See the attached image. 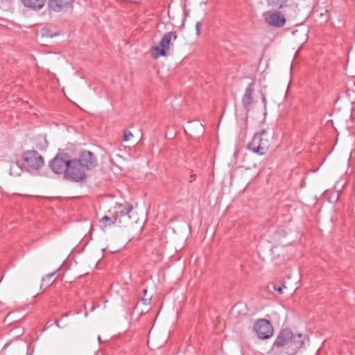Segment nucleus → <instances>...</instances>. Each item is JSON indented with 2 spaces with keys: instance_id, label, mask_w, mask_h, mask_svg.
<instances>
[{
  "instance_id": "bb28decb",
  "label": "nucleus",
  "mask_w": 355,
  "mask_h": 355,
  "mask_svg": "<svg viewBox=\"0 0 355 355\" xmlns=\"http://www.w3.org/2000/svg\"><path fill=\"white\" fill-rule=\"evenodd\" d=\"M98 339L99 341H101V336H98Z\"/></svg>"
},
{
  "instance_id": "ddd939ff",
  "label": "nucleus",
  "mask_w": 355,
  "mask_h": 355,
  "mask_svg": "<svg viewBox=\"0 0 355 355\" xmlns=\"http://www.w3.org/2000/svg\"><path fill=\"white\" fill-rule=\"evenodd\" d=\"M114 224V222L112 220L111 218H110L107 216H104L100 220V225L102 229H105L107 227L112 226Z\"/></svg>"
},
{
  "instance_id": "a878e982",
  "label": "nucleus",
  "mask_w": 355,
  "mask_h": 355,
  "mask_svg": "<svg viewBox=\"0 0 355 355\" xmlns=\"http://www.w3.org/2000/svg\"><path fill=\"white\" fill-rule=\"evenodd\" d=\"M327 12H328V11H327V10H325V13H324V15H327ZM320 15L322 17V16L324 15V14H323V13H321V14H320Z\"/></svg>"
},
{
  "instance_id": "b1692460",
  "label": "nucleus",
  "mask_w": 355,
  "mask_h": 355,
  "mask_svg": "<svg viewBox=\"0 0 355 355\" xmlns=\"http://www.w3.org/2000/svg\"><path fill=\"white\" fill-rule=\"evenodd\" d=\"M69 315V312L64 313L62 315V317H67Z\"/></svg>"
},
{
  "instance_id": "412c9836",
  "label": "nucleus",
  "mask_w": 355,
  "mask_h": 355,
  "mask_svg": "<svg viewBox=\"0 0 355 355\" xmlns=\"http://www.w3.org/2000/svg\"><path fill=\"white\" fill-rule=\"evenodd\" d=\"M283 288H286L285 285L283 284L282 286H277V285L273 286V288L277 291L279 294L283 293Z\"/></svg>"
},
{
  "instance_id": "2eb2a0df",
  "label": "nucleus",
  "mask_w": 355,
  "mask_h": 355,
  "mask_svg": "<svg viewBox=\"0 0 355 355\" xmlns=\"http://www.w3.org/2000/svg\"><path fill=\"white\" fill-rule=\"evenodd\" d=\"M54 275H55V272H51V273L48 274L47 275H46L44 277H43L42 279L41 287H43L44 286L46 287H48L49 285H51V279L54 276Z\"/></svg>"
},
{
  "instance_id": "4468645a",
  "label": "nucleus",
  "mask_w": 355,
  "mask_h": 355,
  "mask_svg": "<svg viewBox=\"0 0 355 355\" xmlns=\"http://www.w3.org/2000/svg\"><path fill=\"white\" fill-rule=\"evenodd\" d=\"M288 0H267L268 5L274 8H281Z\"/></svg>"
},
{
  "instance_id": "0eeeda50",
  "label": "nucleus",
  "mask_w": 355,
  "mask_h": 355,
  "mask_svg": "<svg viewBox=\"0 0 355 355\" xmlns=\"http://www.w3.org/2000/svg\"><path fill=\"white\" fill-rule=\"evenodd\" d=\"M177 39V34L175 32L171 31L164 35L159 42V46H155L153 50L157 53L158 56H165L166 51L169 49L172 40Z\"/></svg>"
},
{
  "instance_id": "6e6552de",
  "label": "nucleus",
  "mask_w": 355,
  "mask_h": 355,
  "mask_svg": "<svg viewBox=\"0 0 355 355\" xmlns=\"http://www.w3.org/2000/svg\"><path fill=\"white\" fill-rule=\"evenodd\" d=\"M266 21L271 26L280 28L284 26L286 18L281 12L276 11L269 13L266 17Z\"/></svg>"
},
{
  "instance_id": "cd10ccee",
  "label": "nucleus",
  "mask_w": 355,
  "mask_h": 355,
  "mask_svg": "<svg viewBox=\"0 0 355 355\" xmlns=\"http://www.w3.org/2000/svg\"><path fill=\"white\" fill-rule=\"evenodd\" d=\"M327 19H328V17L327 16L325 18V20L327 21Z\"/></svg>"
},
{
  "instance_id": "393cba45",
  "label": "nucleus",
  "mask_w": 355,
  "mask_h": 355,
  "mask_svg": "<svg viewBox=\"0 0 355 355\" xmlns=\"http://www.w3.org/2000/svg\"><path fill=\"white\" fill-rule=\"evenodd\" d=\"M55 324H56V326H57V327H58L59 328H60V327H61L60 326V324H59V322H58V320H55Z\"/></svg>"
},
{
  "instance_id": "f03ea898",
  "label": "nucleus",
  "mask_w": 355,
  "mask_h": 355,
  "mask_svg": "<svg viewBox=\"0 0 355 355\" xmlns=\"http://www.w3.org/2000/svg\"><path fill=\"white\" fill-rule=\"evenodd\" d=\"M306 338L304 334H294L291 329H284L278 334L274 346L278 348L286 347L291 350V354H293L303 347Z\"/></svg>"
},
{
  "instance_id": "a211bd4d",
  "label": "nucleus",
  "mask_w": 355,
  "mask_h": 355,
  "mask_svg": "<svg viewBox=\"0 0 355 355\" xmlns=\"http://www.w3.org/2000/svg\"><path fill=\"white\" fill-rule=\"evenodd\" d=\"M42 31L43 36L53 37L54 36L58 35V34H56V33L51 34L50 31L48 29H42Z\"/></svg>"
},
{
  "instance_id": "dca6fc26",
  "label": "nucleus",
  "mask_w": 355,
  "mask_h": 355,
  "mask_svg": "<svg viewBox=\"0 0 355 355\" xmlns=\"http://www.w3.org/2000/svg\"><path fill=\"white\" fill-rule=\"evenodd\" d=\"M142 292H143L144 296L139 297V300H141L144 304H149L151 300L152 296L150 295H147V289L146 288H144L142 290Z\"/></svg>"
},
{
  "instance_id": "aec40b11",
  "label": "nucleus",
  "mask_w": 355,
  "mask_h": 355,
  "mask_svg": "<svg viewBox=\"0 0 355 355\" xmlns=\"http://www.w3.org/2000/svg\"><path fill=\"white\" fill-rule=\"evenodd\" d=\"M145 220H146V217H145V216H142V218H141V220H140V219H137V220H136V223H137V224H139V228H140V229H141V228H142L143 225H144V223Z\"/></svg>"
},
{
  "instance_id": "f257e3e1",
  "label": "nucleus",
  "mask_w": 355,
  "mask_h": 355,
  "mask_svg": "<svg viewBox=\"0 0 355 355\" xmlns=\"http://www.w3.org/2000/svg\"><path fill=\"white\" fill-rule=\"evenodd\" d=\"M97 165L96 158L90 151H83L79 158L70 159L65 178L78 182L86 180V171L92 170Z\"/></svg>"
},
{
  "instance_id": "f3484780",
  "label": "nucleus",
  "mask_w": 355,
  "mask_h": 355,
  "mask_svg": "<svg viewBox=\"0 0 355 355\" xmlns=\"http://www.w3.org/2000/svg\"><path fill=\"white\" fill-rule=\"evenodd\" d=\"M21 171V169H20L19 166L16 163V164L10 166V175H18V174H19V171Z\"/></svg>"
},
{
  "instance_id": "7ed1b4c3",
  "label": "nucleus",
  "mask_w": 355,
  "mask_h": 355,
  "mask_svg": "<svg viewBox=\"0 0 355 355\" xmlns=\"http://www.w3.org/2000/svg\"><path fill=\"white\" fill-rule=\"evenodd\" d=\"M270 146L269 136L266 130L256 133L248 144V148L258 155H265Z\"/></svg>"
},
{
  "instance_id": "39448f33",
  "label": "nucleus",
  "mask_w": 355,
  "mask_h": 355,
  "mask_svg": "<svg viewBox=\"0 0 355 355\" xmlns=\"http://www.w3.org/2000/svg\"><path fill=\"white\" fill-rule=\"evenodd\" d=\"M71 157L65 153H58L49 163L51 170L56 174H64L67 171Z\"/></svg>"
},
{
  "instance_id": "9b49d317",
  "label": "nucleus",
  "mask_w": 355,
  "mask_h": 355,
  "mask_svg": "<svg viewBox=\"0 0 355 355\" xmlns=\"http://www.w3.org/2000/svg\"><path fill=\"white\" fill-rule=\"evenodd\" d=\"M21 2L26 8L38 10L44 6L46 0H21Z\"/></svg>"
},
{
  "instance_id": "6ab92c4d",
  "label": "nucleus",
  "mask_w": 355,
  "mask_h": 355,
  "mask_svg": "<svg viewBox=\"0 0 355 355\" xmlns=\"http://www.w3.org/2000/svg\"><path fill=\"white\" fill-rule=\"evenodd\" d=\"M132 136V132L128 131V130H125L123 132V140L126 141H128L130 139L131 137Z\"/></svg>"
},
{
  "instance_id": "9d476101",
  "label": "nucleus",
  "mask_w": 355,
  "mask_h": 355,
  "mask_svg": "<svg viewBox=\"0 0 355 355\" xmlns=\"http://www.w3.org/2000/svg\"><path fill=\"white\" fill-rule=\"evenodd\" d=\"M253 83H250L245 89V94L242 98V104L246 111H249L251 105L254 103L252 98Z\"/></svg>"
},
{
  "instance_id": "4be33fe9",
  "label": "nucleus",
  "mask_w": 355,
  "mask_h": 355,
  "mask_svg": "<svg viewBox=\"0 0 355 355\" xmlns=\"http://www.w3.org/2000/svg\"><path fill=\"white\" fill-rule=\"evenodd\" d=\"M201 26H202V24L200 21H198L196 24V31L197 35L200 34Z\"/></svg>"
},
{
  "instance_id": "f8f14e48",
  "label": "nucleus",
  "mask_w": 355,
  "mask_h": 355,
  "mask_svg": "<svg viewBox=\"0 0 355 355\" xmlns=\"http://www.w3.org/2000/svg\"><path fill=\"white\" fill-rule=\"evenodd\" d=\"M132 209V206L130 204L126 203L121 205L119 207V213L121 216H127Z\"/></svg>"
},
{
  "instance_id": "1a4fd4ad",
  "label": "nucleus",
  "mask_w": 355,
  "mask_h": 355,
  "mask_svg": "<svg viewBox=\"0 0 355 355\" xmlns=\"http://www.w3.org/2000/svg\"><path fill=\"white\" fill-rule=\"evenodd\" d=\"M73 2V0H49V7L54 12H60L71 7Z\"/></svg>"
},
{
  "instance_id": "20e7f679",
  "label": "nucleus",
  "mask_w": 355,
  "mask_h": 355,
  "mask_svg": "<svg viewBox=\"0 0 355 355\" xmlns=\"http://www.w3.org/2000/svg\"><path fill=\"white\" fill-rule=\"evenodd\" d=\"M21 158L24 166L28 170L40 169L44 164V159L36 150H26L23 153Z\"/></svg>"
},
{
  "instance_id": "5701e85b",
  "label": "nucleus",
  "mask_w": 355,
  "mask_h": 355,
  "mask_svg": "<svg viewBox=\"0 0 355 355\" xmlns=\"http://www.w3.org/2000/svg\"><path fill=\"white\" fill-rule=\"evenodd\" d=\"M261 96H262V101L264 103V105H266V98L265 95L262 92H261Z\"/></svg>"
},
{
  "instance_id": "423d86ee",
  "label": "nucleus",
  "mask_w": 355,
  "mask_h": 355,
  "mask_svg": "<svg viewBox=\"0 0 355 355\" xmlns=\"http://www.w3.org/2000/svg\"><path fill=\"white\" fill-rule=\"evenodd\" d=\"M253 331L257 337L261 340L268 339L273 335V327L269 320L259 319L255 322Z\"/></svg>"
}]
</instances>
